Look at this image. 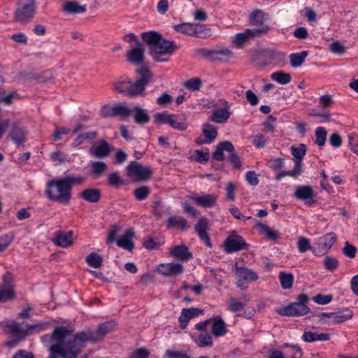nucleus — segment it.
Listing matches in <instances>:
<instances>
[{
	"label": "nucleus",
	"mask_w": 358,
	"mask_h": 358,
	"mask_svg": "<svg viewBox=\"0 0 358 358\" xmlns=\"http://www.w3.org/2000/svg\"><path fill=\"white\" fill-rule=\"evenodd\" d=\"M138 78L136 81L125 78L113 83L114 90L129 98L144 96L145 87L152 80V73L147 67L136 69Z\"/></svg>",
	"instance_id": "f257e3e1"
},
{
	"label": "nucleus",
	"mask_w": 358,
	"mask_h": 358,
	"mask_svg": "<svg viewBox=\"0 0 358 358\" xmlns=\"http://www.w3.org/2000/svg\"><path fill=\"white\" fill-rule=\"evenodd\" d=\"M84 180L83 177L71 175L58 180H52L47 183L45 194L50 200L67 204L71 198V189L73 185H80Z\"/></svg>",
	"instance_id": "f03ea898"
},
{
	"label": "nucleus",
	"mask_w": 358,
	"mask_h": 358,
	"mask_svg": "<svg viewBox=\"0 0 358 358\" xmlns=\"http://www.w3.org/2000/svg\"><path fill=\"white\" fill-rule=\"evenodd\" d=\"M115 327V323L113 321L107 322L100 324L96 331H80L75 336L76 345L73 350L65 353L66 358H76L85 348L87 341L97 342L103 339L108 334L112 332Z\"/></svg>",
	"instance_id": "7ed1b4c3"
},
{
	"label": "nucleus",
	"mask_w": 358,
	"mask_h": 358,
	"mask_svg": "<svg viewBox=\"0 0 358 358\" xmlns=\"http://www.w3.org/2000/svg\"><path fill=\"white\" fill-rule=\"evenodd\" d=\"M308 301V296L306 294H301L298 296L296 301L278 308L276 312L280 315L287 317L304 315L310 311V308L306 305Z\"/></svg>",
	"instance_id": "20e7f679"
},
{
	"label": "nucleus",
	"mask_w": 358,
	"mask_h": 358,
	"mask_svg": "<svg viewBox=\"0 0 358 358\" xmlns=\"http://www.w3.org/2000/svg\"><path fill=\"white\" fill-rule=\"evenodd\" d=\"M292 155L296 158L294 161V166L293 170L288 171H282L275 176L276 180H280L285 176H290L297 178L302 173V159L306 152V146L303 143H301L299 147H291Z\"/></svg>",
	"instance_id": "39448f33"
},
{
	"label": "nucleus",
	"mask_w": 358,
	"mask_h": 358,
	"mask_svg": "<svg viewBox=\"0 0 358 358\" xmlns=\"http://www.w3.org/2000/svg\"><path fill=\"white\" fill-rule=\"evenodd\" d=\"M36 10L34 0H24L20 3L14 13L13 20L21 24H25L32 20Z\"/></svg>",
	"instance_id": "423d86ee"
},
{
	"label": "nucleus",
	"mask_w": 358,
	"mask_h": 358,
	"mask_svg": "<svg viewBox=\"0 0 358 358\" xmlns=\"http://www.w3.org/2000/svg\"><path fill=\"white\" fill-rule=\"evenodd\" d=\"M131 114V109L124 102L115 103L113 106L105 105L101 110L100 115L103 117H119L122 119H127Z\"/></svg>",
	"instance_id": "0eeeda50"
},
{
	"label": "nucleus",
	"mask_w": 358,
	"mask_h": 358,
	"mask_svg": "<svg viewBox=\"0 0 358 358\" xmlns=\"http://www.w3.org/2000/svg\"><path fill=\"white\" fill-rule=\"evenodd\" d=\"M224 250L227 253H233L240 250H248L249 245L243 237L233 231L224 242Z\"/></svg>",
	"instance_id": "6e6552de"
},
{
	"label": "nucleus",
	"mask_w": 358,
	"mask_h": 358,
	"mask_svg": "<svg viewBox=\"0 0 358 358\" xmlns=\"http://www.w3.org/2000/svg\"><path fill=\"white\" fill-rule=\"evenodd\" d=\"M269 29L268 26L262 27L260 29H246L244 32L238 33L235 36L232 43L236 48H240L248 40L266 34Z\"/></svg>",
	"instance_id": "1a4fd4ad"
},
{
	"label": "nucleus",
	"mask_w": 358,
	"mask_h": 358,
	"mask_svg": "<svg viewBox=\"0 0 358 358\" xmlns=\"http://www.w3.org/2000/svg\"><path fill=\"white\" fill-rule=\"evenodd\" d=\"M128 176H134L138 180L150 178L152 171L148 166H145L136 162H131L126 168Z\"/></svg>",
	"instance_id": "9d476101"
},
{
	"label": "nucleus",
	"mask_w": 358,
	"mask_h": 358,
	"mask_svg": "<svg viewBox=\"0 0 358 358\" xmlns=\"http://www.w3.org/2000/svg\"><path fill=\"white\" fill-rule=\"evenodd\" d=\"M176 50L175 43L172 41H167L162 36L157 43L151 49L150 53L155 61H160L155 55L172 54Z\"/></svg>",
	"instance_id": "9b49d317"
},
{
	"label": "nucleus",
	"mask_w": 358,
	"mask_h": 358,
	"mask_svg": "<svg viewBox=\"0 0 358 358\" xmlns=\"http://www.w3.org/2000/svg\"><path fill=\"white\" fill-rule=\"evenodd\" d=\"M218 103L220 106H223V108L222 109L215 110L210 117V120L215 123L224 124L230 117V106L228 101L224 99H220Z\"/></svg>",
	"instance_id": "f8f14e48"
},
{
	"label": "nucleus",
	"mask_w": 358,
	"mask_h": 358,
	"mask_svg": "<svg viewBox=\"0 0 358 358\" xmlns=\"http://www.w3.org/2000/svg\"><path fill=\"white\" fill-rule=\"evenodd\" d=\"M294 196L300 200L305 201L306 204L312 206L315 203V194L313 188L308 185H300L296 187Z\"/></svg>",
	"instance_id": "ddd939ff"
},
{
	"label": "nucleus",
	"mask_w": 358,
	"mask_h": 358,
	"mask_svg": "<svg viewBox=\"0 0 358 358\" xmlns=\"http://www.w3.org/2000/svg\"><path fill=\"white\" fill-rule=\"evenodd\" d=\"M115 148L110 145L107 141L101 139L97 146H92L90 149V153L99 159L108 157Z\"/></svg>",
	"instance_id": "4468645a"
},
{
	"label": "nucleus",
	"mask_w": 358,
	"mask_h": 358,
	"mask_svg": "<svg viewBox=\"0 0 358 358\" xmlns=\"http://www.w3.org/2000/svg\"><path fill=\"white\" fill-rule=\"evenodd\" d=\"M184 271L183 266L179 263L160 264L157 268L159 273L164 276H176Z\"/></svg>",
	"instance_id": "2eb2a0df"
},
{
	"label": "nucleus",
	"mask_w": 358,
	"mask_h": 358,
	"mask_svg": "<svg viewBox=\"0 0 358 358\" xmlns=\"http://www.w3.org/2000/svg\"><path fill=\"white\" fill-rule=\"evenodd\" d=\"M10 125L9 136L17 145L22 144L26 140V131L19 122H13Z\"/></svg>",
	"instance_id": "dca6fc26"
},
{
	"label": "nucleus",
	"mask_w": 358,
	"mask_h": 358,
	"mask_svg": "<svg viewBox=\"0 0 358 358\" xmlns=\"http://www.w3.org/2000/svg\"><path fill=\"white\" fill-rule=\"evenodd\" d=\"M202 313L203 310L198 308H183L181 315L178 317L180 329H185L190 319L196 317Z\"/></svg>",
	"instance_id": "f3484780"
},
{
	"label": "nucleus",
	"mask_w": 358,
	"mask_h": 358,
	"mask_svg": "<svg viewBox=\"0 0 358 358\" xmlns=\"http://www.w3.org/2000/svg\"><path fill=\"white\" fill-rule=\"evenodd\" d=\"M73 231L64 232L59 231L55 234V237L52 239V243L62 248H66L73 245Z\"/></svg>",
	"instance_id": "a211bd4d"
},
{
	"label": "nucleus",
	"mask_w": 358,
	"mask_h": 358,
	"mask_svg": "<svg viewBox=\"0 0 358 358\" xmlns=\"http://www.w3.org/2000/svg\"><path fill=\"white\" fill-rule=\"evenodd\" d=\"M127 59L133 64H141L144 61V50L140 42H137L136 46L131 48L127 55Z\"/></svg>",
	"instance_id": "6ab92c4d"
},
{
	"label": "nucleus",
	"mask_w": 358,
	"mask_h": 358,
	"mask_svg": "<svg viewBox=\"0 0 358 358\" xmlns=\"http://www.w3.org/2000/svg\"><path fill=\"white\" fill-rule=\"evenodd\" d=\"M208 220L206 217H201L194 226V230L200 239L204 241L206 246L212 247L210 238L207 233Z\"/></svg>",
	"instance_id": "aec40b11"
},
{
	"label": "nucleus",
	"mask_w": 358,
	"mask_h": 358,
	"mask_svg": "<svg viewBox=\"0 0 358 358\" xmlns=\"http://www.w3.org/2000/svg\"><path fill=\"white\" fill-rule=\"evenodd\" d=\"M134 122L137 124H144L149 122L150 120L148 110L140 106H135L131 109Z\"/></svg>",
	"instance_id": "412c9836"
},
{
	"label": "nucleus",
	"mask_w": 358,
	"mask_h": 358,
	"mask_svg": "<svg viewBox=\"0 0 358 358\" xmlns=\"http://www.w3.org/2000/svg\"><path fill=\"white\" fill-rule=\"evenodd\" d=\"M228 152L234 150V145L228 141H222L217 146L215 152L213 153V157L214 159L222 162L224 159V151Z\"/></svg>",
	"instance_id": "4be33fe9"
},
{
	"label": "nucleus",
	"mask_w": 358,
	"mask_h": 358,
	"mask_svg": "<svg viewBox=\"0 0 358 358\" xmlns=\"http://www.w3.org/2000/svg\"><path fill=\"white\" fill-rule=\"evenodd\" d=\"M170 255L185 262L192 258V254L185 245H176L170 252Z\"/></svg>",
	"instance_id": "5701e85b"
},
{
	"label": "nucleus",
	"mask_w": 358,
	"mask_h": 358,
	"mask_svg": "<svg viewBox=\"0 0 358 358\" xmlns=\"http://www.w3.org/2000/svg\"><path fill=\"white\" fill-rule=\"evenodd\" d=\"M337 240V236L335 233L331 232L327 234L317 240V245L319 248H322L327 252L335 243Z\"/></svg>",
	"instance_id": "b1692460"
},
{
	"label": "nucleus",
	"mask_w": 358,
	"mask_h": 358,
	"mask_svg": "<svg viewBox=\"0 0 358 358\" xmlns=\"http://www.w3.org/2000/svg\"><path fill=\"white\" fill-rule=\"evenodd\" d=\"M235 273L237 278H241L246 282H253L258 279L257 274L245 266H236Z\"/></svg>",
	"instance_id": "393cba45"
},
{
	"label": "nucleus",
	"mask_w": 358,
	"mask_h": 358,
	"mask_svg": "<svg viewBox=\"0 0 358 358\" xmlns=\"http://www.w3.org/2000/svg\"><path fill=\"white\" fill-rule=\"evenodd\" d=\"M134 236V232L132 229H127L124 232V236L117 240V245L124 250L131 251L134 249V244L130 238Z\"/></svg>",
	"instance_id": "a878e982"
},
{
	"label": "nucleus",
	"mask_w": 358,
	"mask_h": 358,
	"mask_svg": "<svg viewBox=\"0 0 358 358\" xmlns=\"http://www.w3.org/2000/svg\"><path fill=\"white\" fill-rule=\"evenodd\" d=\"M64 11L70 14H80L87 10L86 5H80L76 1H66L64 4Z\"/></svg>",
	"instance_id": "bb28decb"
},
{
	"label": "nucleus",
	"mask_w": 358,
	"mask_h": 358,
	"mask_svg": "<svg viewBox=\"0 0 358 358\" xmlns=\"http://www.w3.org/2000/svg\"><path fill=\"white\" fill-rule=\"evenodd\" d=\"M191 199L194 201L197 205L203 207H213L216 204V196L213 194H205L200 196H192Z\"/></svg>",
	"instance_id": "cd10ccee"
},
{
	"label": "nucleus",
	"mask_w": 358,
	"mask_h": 358,
	"mask_svg": "<svg viewBox=\"0 0 358 358\" xmlns=\"http://www.w3.org/2000/svg\"><path fill=\"white\" fill-rule=\"evenodd\" d=\"M330 338L329 334L317 333L312 331H305L302 336L303 341L307 343L314 341H329Z\"/></svg>",
	"instance_id": "c85d7f7f"
},
{
	"label": "nucleus",
	"mask_w": 358,
	"mask_h": 358,
	"mask_svg": "<svg viewBox=\"0 0 358 358\" xmlns=\"http://www.w3.org/2000/svg\"><path fill=\"white\" fill-rule=\"evenodd\" d=\"M80 196L91 203H96L100 200L101 191L96 188H88L83 191Z\"/></svg>",
	"instance_id": "c756f323"
},
{
	"label": "nucleus",
	"mask_w": 358,
	"mask_h": 358,
	"mask_svg": "<svg viewBox=\"0 0 358 358\" xmlns=\"http://www.w3.org/2000/svg\"><path fill=\"white\" fill-rule=\"evenodd\" d=\"M168 228L176 227L181 230H186L189 228V225L186 220L181 216L169 217L166 221Z\"/></svg>",
	"instance_id": "7c9ffc66"
},
{
	"label": "nucleus",
	"mask_w": 358,
	"mask_h": 358,
	"mask_svg": "<svg viewBox=\"0 0 358 358\" xmlns=\"http://www.w3.org/2000/svg\"><path fill=\"white\" fill-rule=\"evenodd\" d=\"M98 136L96 131H90L80 134L72 142L73 148H76L81 145L85 141L92 143Z\"/></svg>",
	"instance_id": "2f4dec72"
},
{
	"label": "nucleus",
	"mask_w": 358,
	"mask_h": 358,
	"mask_svg": "<svg viewBox=\"0 0 358 358\" xmlns=\"http://www.w3.org/2000/svg\"><path fill=\"white\" fill-rule=\"evenodd\" d=\"M161 38L162 35L154 31H146L142 34V40L150 46V50L157 43L158 41L161 40Z\"/></svg>",
	"instance_id": "473e14b6"
},
{
	"label": "nucleus",
	"mask_w": 358,
	"mask_h": 358,
	"mask_svg": "<svg viewBox=\"0 0 358 358\" xmlns=\"http://www.w3.org/2000/svg\"><path fill=\"white\" fill-rule=\"evenodd\" d=\"M226 333L227 329L224 320L220 317H215L212 326V334L216 337H220Z\"/></svg>",
	"instance_id": "72a5a7b5"
},
{
	"label": "nucleus",
	"mask_w": 358,
	"mask_h": 358,
	"mask_svg": "<svg viewBox=\"0 0 358 358\" xmlns=\"http://www.w3.org/2000/svg\"><path fill=\"white\" fill-rule=\"evenodd\" d=\"M202 132L206 137L205 143L208 144L212 143L217 136V128L215 126L207 123L203 125Z\"/></svg>",
	"instance_id": "f704fd0d"
},
{
	"label": "nucleus",
	"mask_w": 358,
	"mask_h": 358,
	"mask_svg": "<svg viewBox=\"0 0 358 358\" xmlns=\"http://www.w3.org/2000/svg\"><path fill=\"white\" fill-rule=\"evenodd\" d=\"M8 330L12 336L18 340H24L27 338L26 329H21V324L15 322H13L8 326Z\"/></svg>",
	"instance_id": "c9c22d12"
},
{
	"label": "nucleus",
	"mask_w": 358,
	"mask_h": 358,
	"mask_svg": "<svg viewBox=\"0 0 358 358\" xmlns=\"http://www.w3.org/2000/svg\"><path fill=\"white\" fill-rule=\"evenodd\" d=\"M174 29L178 32L187 34L189 36H196L198 35V31L193 24L182 23L180 24H176L174 26Z\"/></svg>",
	"instance_id": "e433bc0d"
},
{
	"label": "nucleus",
	"mask_w": 358,
	"mask_h": 358,
	"mask_svg": "<svg viewBox=\"0 0 358 358\" xmlns=\"http://www.w3.org/2000/svg\"><path fill=\"white\" fill-rule=\"evenodd\" d=\"M265 13L262 10H253L249 17L250 24L253 26L264 25L265 21Z\"/></svg>",
	"instance_id": "4c0bfd02"
},
{
	"label": "nucleus",
	"mask_w": 358,
	"mask_h": 358,
	"mask_svg": "<svg viewBox=\"0 0 358 358\" xmlns=\"http://www.w3.org/2000/svg\"><path fill=\"white\" fill-rule=\"evenodd\" d=\"M308 55L307 51H301L297 53H292L289 55L290 64L293 68L301 66Z\"/></svg>",
	"instance_id": "58836bf2"
},
{
	"label": "nucleus",
	"mask_w": 358,
	"mask_h": 358,
	"mask_svg": "<svg viewBox=\"0 0 358 358\" xmlns=\"http://www.w3.org/2000/svg\"><path fill=\"white\" fill-rule=\"evenodd\" d=\"M232 57V51L227 48H218L214 50V61L227 60Z\"/></svg>",
	"instance_id": "ea45409f"
},
{
	"label": "nucleus",
	"mask_w": 358,
	"mask_h": 358,
	"mask_svg": "<svg viewBox=\"0 0 358 358\" xmlns=\"http://www.w3.org/2000/svg\"><path fill=\"white\" fill-rule=\"evenodd\" d=\"M278 278L282 289H289L292 288L294 282V276L292 273L281 271L279 273Z\"/></svg>",
	"instance_id": "a19ab883"
},
{
	"label": "nucleus",
	"mask_w": 358,
	"mask_h": 358,
	"mask_svg": "<svg viewBox=\"0 0 358 358\" xmlns=\"http://www.w3.org/2000/svg\"><path fill=\"white\" fill-rule=\"evenodd\" d=\"M86 263L93 268H97L101 266L103 259L96 252H91L85 258Z\"/></svg>",
	"instance_id": "79ce46f5"
},
{
	"label": "nucleus",
	"mask_w": 358,
	"mask_h": 358,
	"mask_svg": "<svg viewBox=\"0 0 358 358\" xmlns=\"http://www.w3.org/2000/svg\"><path fill=\"white\" fill-rule=\"evenodd\" d=\"M106 169L107 165L103 162H92L90 164V171L95 177L102 175L106 171Z\"/></svg>",
	"instance_id": "37998d69"
},
{
	"label": "nucleus",
	"mask_w": 358,
	"mask_h": 358,
	"mask_svg": "<svg viewBox=\"0 0 358 358\" xmlns=\"http://www.w3.org/2000/svg\"><path fill=\"white\" fill-rule=\"evenodd\" d=\"M49 325L48 322H40L35 324L27 325L26 334L27 337L38 334L43 331Z\"/></svg>",
	"instance_id": "c03bdc74"
},
{
	"label": "nucleus",
	"mask_w": 358,
	"mask_h": 358,
	"mask_svg": "<svg viewBox=\"0 0 358 358\" xmlns=\"http://www.w3.org/2000/svg\"><path fill=\"white\" fill-rule=\"evenodd\" d=\"M169 124L173 129L179 131H185L187 129V123L185 120H180L176 115H173Z\"/></svg>",
	"instance_id": "a18cd8bd"
},
{
	"label": "nucleus",
	"mask_w": 358,
	"mask_h": 358,
	"mask_svg": "<svg viewBox=\"0 0 358 358\" xmlns=\"http://www.w3.org/2000/svg\"><path fill=\"white\" fill-rule=\"evenodd\" d=\"M271 77L273 80L281 85H286L291 81L290 75L282 71L275 72L271 74Z\"/></svg>",
	"instance_id": "49530a36"
},
{
	"label": "nucleus",
	"mask_w": 358,
	"mask_h": 358,
	"mask_svg": "<svg viewBox=\"0 0 358 358\" xmlns=\"http://www.w3.org/2000/svg\"><path fill=\"white\" fill-rule=\"evenodd\" d=\"M183 85L186 89L191 91H198L202 85V80L199 78H194L184 82Z\"/></svg>",
	"instance_id": "de8ad7c7"
},
{
	"label": "nucleus",
	"mask_w": 358,
	"mask_h": 358,
	"mask_svg": "<svg viewBox=\"0 0 358 358\" xmlns=\"http://www.w3.org/2000/svg\"><path fill=\"white\" fill-rule=\"evenodd\" d=\"M259 227L262 233H264L266 237L271 241H277L279 238V233L270 228L269 227L263 224H259Z\"/></svg>",
	"instance_id": "09e8293b"
},
{
	"label": "nucleus",
	"mask_w": 358,
	"mask_h": 358,
	"mask_svg": "<svg viewBox=\"0 0 358 358\" xmlns=\"http://www.w3.org/2000/svg\"><path fill=\"white\" fill-rule=\"evenodd\" d=\"M297 248L300 253L306 252L308 250H313V252H315V250H313L309 240L303 236H300L298 238Z\"/></svg>",
	"instance_id": "8fccbe9b"
},
{
	"label": "nucleus",
	"mask_w": 358,
	"mask_h": 358,
	"mask_svg": "<svg viewBox=\"0 0 358 358\" xmlns=\"http://www.w3.org/2000/svg\"><path fill=\"white\" fill-rule=\"evenodd\" d=\"M282 347H287L290 348V352H287L285 354L290 358H301L303 356V352L300 347L294 345H289L285 343Z\"/></svg>",
	"instance_id": "3c124183"
},
{
	"label": "nucleus",
	"mask_w": 358,
	"mask_h": 358,
	"mask_svg": "<svg viewBox=\"0 0 358 358\" xmlns=\"http://www.w3.org/2000/svg\"><path fill=\"white\" fill-rule=\"evenodd\" d=\"M336 320L337 324H340L350 319H351L353 316V313L350 309H344L342 311L336 312Z\"/></svg>",
	"instance_id": "603ef678"
},
{
	"label": "nucleus",
	"mask_w": 358,
	"mask_h": 358,
	"mask_svg": "<svg viewBox=\"0 0 358 358\" xmlns=\"http://www.w3.org/2000/svg\"><path fill=\"white\" fill-rule=\"evenodd\" d=\"M150 194V189L147 186H141L134 189V195L138 201L145 199Z\"/></svg>",
	"instance_id": "864d4df0"
},
{
	"label": "nucleus",
	"mask_w": 358,
	"mask_h": 358,
	"mask_svg": "<svg viewBox=\"0 0 358 358\" xmlns=\"http://www.w3.org/2000/svg\"><path fill=\"white\" fill-rule=\"evenodd\" d=\"M327 132L324 127H317L315 130V143L319 146L325 144Z\"/></svg>",
	"instance_id": "5fc2aeb1"
},
{
	"label": "nucleus",
	"mask_w": 358,
	"mask_h": 358,
	"mask_svg": "<svg viewBox=\"0 0 358 358\" xmlns=\"http://www.w3.org/2000/svg\"><path fill=\"white\" fill-rule=\"evenodd\" d=\"M108 182L109 185L113 187H119L125 184L124 181L120 178L117 172H113L108 176Z\"/></svg>",
	"instance_id": "6e6d98bb"
},
{
	"label": "nucleus",
	"mask_w": 358,
	"mask_h": 358,
	"mask_svg": "<svg viewBox=\"0 0 358 358\" xmlns=\"http://www.w3.org/2000/svg\"><path fill=\"white\" fill-rule=\"evenodd\" d=\"M323 264L324 266V268L330 271H333L335 269L337 268L338 266V262L336 258L331 257V256H326L324 259Z\"/></svg>",
	"instance_id": "4d7b16f0"
},
{
	"label": "nucleus",
	"mask_w": 358,
	"mask_h": 358,
	"mask_svg": "<svg viewBox=\"0 0 358 358\" xmlns=\"http://www.w3.org/2000/svg\"><path fill=\"white\" fill-rule=\"evenodd\" d=\"M196 56L214 61V50L207 48H198L194 50Z\"/></svg>",
	"instance_id": "13d9d810"
},
{
	"label": "nucleus",
	"mask_w": 358,
	"mask_h": 358,
	"mask_svg": "<svg viewBox=\"0 0 358 358\" xmlns=\"http://www.w3.org/2000/svg\"><path fill=\"white\" fill-rule=\"evenodd\" d=\"M342 251L345 256L352 259L355 257L357 248L354 245L350 244L348 241H346Z\"/></svg>",
	"instance_id": "bf43d9fd"
},
{
	"label": "nucleus",
	"mask_w": 358,
	"mask_h": 358,
	"mask_svg": "<svg viewBox=\"0 0 358 358\" xmlns=\"http://www.w3.org/2000/svg\"><path fill=\"white\" fill-rule=\"evenodd\" d=\"M172 114H169L166 112L159 113L156 114L155 122L156 124H168L172 117Z\"/></svg>",
	"instance_id": "052dcab7"
},
{
	"label": "nucleus",
	"mask_w": 358,
	"mask_h": 358,
	"mask_svg": "<svg viewBox=\"0 0 358 358\" xmlns=\"http://www.w3.org/2000/svg\"><path fill=\"white\" fill-rule=\"evenodd\" d=\"M199 338L200 343L199 344V347H206V346H211L213 344L212 337L208 334H201L199 336Z\"/></svg>",
	"instance_id": "680f3d73"
},
{
	"label": "nucleus",
	"mask_w": 358,
	"mask_h": 358,
	"mask_svg": "<svg viewBox=\"0 0 358 358\" xmlns=\"http://www.w3.org/2000/svg\"><path fill=\"white\" fill-rule=\"evenodd\" d=\"M230 157L229 159V161L232 164L234 169H240L242 166V163L240 160L239 157L237 155V154L235 152V149L234 148V150L232 152H229Z\"/></svg>",
	"instance_id": "e2e57ef3"
},
{
	"label": "nucleus",
	"mask_w": 358,
	"mask_h": 358,
	"mask_svg": "<svg viewBox=\"0 0 358 358\" xmlns=\"http://www.w3.org/2000/svg\"><path fill=\"white\" fill-rule=\"evenodd\" d=\"M245 306V303H243L241 301H238L234 299H231L229 301V308L230 309L231 311H232L234 313H236L237 311L242 310Z\"/></svg>",
	"instance_id": "0e129e2a"
},
{
	"label": "nucleus",
	"mask_w": 358,
	"mask_h": 358,
	"mask_svg": "<svg viewBox=\"0 0 358 358\" xmlns=\"http://www.w3.org/2000/svg\"><path fill=\"white\" fill-rule=\"evenodd\" d=\"M14 297L15 294L10 289H0V302L8 301Z\"/></svg>",
	"instance_id": "69168bd1"
},
{
	"label": "nucleus",
	"mask_w": 358,
	"mask_h": 358,
	"mask_svg": "<svg viewBox=\"0 0 358 358\" xmlns=\"http://www.w3.org/2000/svg\"><path fill=\"white\" fill-rule=\"evenodd\" d=\"M332 299L331 295H323L322 294H318L315 296L313 297V300L315 303L318 304H327Z\"/></svg>",
	"instance_id": "338daca9"
},
{
	"label": "nucleus",
	"mask_w": 358,
	"mask_h": 358,
	"mask_svg": "<svg viewBox=\"0 0 358 358\" xmlns=\"http://www.w3.org/2000/svg\"><path fill=\"white\" fill-rule=\"evenodd\" d=\"M149 354L150 352L147 349L141 348L134 350L131 353L130 358H148Z\"/></svg>",
	"instance_id": "774afa93"
}]
</instances>
